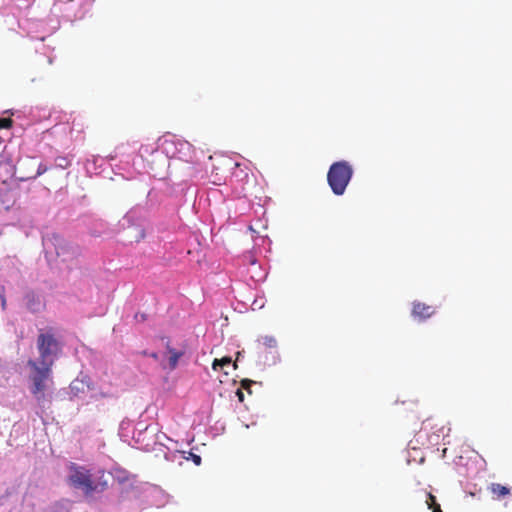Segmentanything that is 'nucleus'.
<instances>
[{
	"mask_svg": "<svg viewBox=\"0 0 512 512\" xmlns=\"http://www.w3.org/2000/svg\"><path fill=\"white\" fill-rule=\"evenodd\" d=\"M52 241L56 255L62 262L72 263L80 255V250L77 246L70 244L59 235H53Z\"/></svg>",
	"mask_w": 512,
	"mask_h": 512,
	"instance_id": "5",
	"label": "nucleus"
},
{
	"mask_svg": "<svg viewBox=\"0 0 512 512\" xmlns=\"http://www.w3.org/2000/svg\"><path fill=\"white\" fill-rule=\"evenodd\" d=\"M255 382L253 380H250V379H243L241 380V388L240 389H245L247 390V392L249 394L252 393L251 391V385L254 384Z\"/></svg>",
	"mask_w": 512,
	"mask_h": 512,
	"instance_id": "16",
	"label": "nucleus"
},
{
	"mask_svg": "<svg viewBox=\"0 0 512 512\" xmlns=\"http://www.w3.org/2000/svg\"><path fill=\"white\" fill-rule=\"evenodd\" d=\"M55 162L56 165L61 168H67L70 165V161L66 157H57Z\"/></svg>",
	"mask_w": 512,
	"mask_h": 512,
	"instance_id": "15",
	"label": "nucleus"
},
{
	"mask_svg": "<svg viewBox=\"0 0 512 512\" xmlns=\"http://www.w3.org/2000/svg\"><path fill=\"white\" fill-rule=\"evenodd\" d=\"M69 471L68 483L74 488L81 489L85 497L101 494L108 489V480L103 471L96 479L92 478L90 470L76 463H70Z\"/></svg>",
	"mask_w": 512,
	"mask_h": 512,
	"instance_id": "2",
	"label": "nucleus"
},
{
	"mask_svg": "<svg viewBox=\"0 0 512 512\" xmlns=\"http://www.w3.org/2000/svg\"><path fill=\"white\" fill-rule=\"evenodd\" d=\"M144 236H145L144 231H143V230H141V231H140V239L144 238Z\"/></svg>",
	"mask_w": 512,
	"mask_h": 512,
	"instance_id": "21",
	"label": "nucleus"
},
{
	"mask_svg": "<svg viewBox=\"0 0 512 512\" xmlns=\"http://www.w3.org/2000/svg\"><path fill=\"white\" fill-rule=\"evenodd\" d=\"M231 183L238 197H247L249 194H252L256 179L253 174L249 175L248 173L240 171V173L233 174Z\"/></svg>",
	"mask_w": 512,
	"mask_h": 512,
	"instance_id": "6",
	"label": "nucleus"
},
{
	"mask_svg": "<svg viewBox=\"0 0 512 512\" xmlns=\"http://www.w3.org/2000/svg\"><path fill=\"white\" fill-rule=\"evenodd\" d=\"M426 504L428 508L432 510V512H443L441 510L440 504L437 503L436 497L430 492L427 494Z\"/></svg>",
	"mask_w": 512,
	"mask_h": 512,
	"instance_id": "11",
	"label": "nucleus"
},
{
	"mask_svg": "<svg viewBox=\"0 0 512 512\" xmlns=\"http://www.w3.org/2000/svg\"><path fill=\"white\" fill-rule=\"evenodd\" d=\"M239 356H240V352H238V353H237V358H236V360H238V359H239ZM233 366H234V368H235V369L237 368V361H235V362L233 363Z\"/></svg>",
	"mask_w": 512,
	"mask_h": 512,
	"instance_id": "19",
	"label": "nucleus"
},
{
	"mask_svg": "<svg viewBox=\"0 0 512 512\" xmlns=\"http://www.w3.org/2000/svg\"><path fill=\"white\" fill-rule=\"evenodd\" d=\"M193 460L197 465L201 463V457L199 455H193Z\"/></svg>",
	"mask_w": 512,
	"mask_h": 512,
	"instance_id": "18",
	"label": "nucleus"
},
{
	"mask_svg": "<svg viewBox=\"0 0 512 512\" xmlns=\"http://www.w3.org/2000/svg\"><path fill=\"white\" fill-rule=\"evenodd\" d=\"M33 161V158H30L26 161H23L19 164L18 171L20 173L19 179L21 181L30 180V179H36L38 176L46 173L48 171V166L40 163L34 173H28L25 170V167L30 165Z\"/></svg>",
	"mask_w": 512,
	"mask_h": 512,
	"instance_id": "7",
	"label": "nucleus"
},
{
	"mask_svg": "<svg viewBox=\"0 0 512 512\" xmlns=\"http://www.w3.org/2000/svg\"><path fill=\"white\" fill-rule=\"evenodd\" d=\"M236 395H237V397H238L240 402L244 401V393H243L242 389H238L236 391Z\"/></svg>",
	"mask_w": 512,
	"mask_h": 512,
	"instance_id": "17",
	"label": "nucleus"
},
{
	"mask_svg": "<svg viewBox=\"0 0 512 512\" xmlns=\"http://www.w3.org/2000/svg\"><path fill=\"white\" fill-rule=\"evenodd\" d=\"M150 357H152L153 359L157 360L158 359V355L157 353H151L150 354Z\"/></svg>",
	"mask_w": 512,
	"mask_h": 512,
	"instance_id": "20",
	"label": "nucleus"
},
{
	"mask_svg": "<svg viewBox=\"0 0 512 512\" xmlns=\"http://www.w3.org/2000/svg\"><path fill=\"white\" fill-rule=\"evenodd\" d=\"M164 145V150L170 157H177L179 159H185L186 161H190L193 158L194 148L185 140H165Z\"/></svg>",
	"mask_w": 512,
	"mask_h": 512,
	"instance_id": "4",
	"label": "nucleus"
},
{
	"mask_svg": "<svg viewBox=\"0 0 512 512\" xmlns=\"http://www.w3.org/2000/svg\"><path fill=\"white\" fill-rule=\"evenodd\" d=\"M231 362H232V359H231V357H228V356L223 357L221 359H214V361L212 363V368L214 370H217L218 367H224L226 365L231 364Z\"/></svg>",
	"mask_w": 512,
	"mask_h": 512,
	"instance_id": "13",
	"label": "nucleus"
},
{
	"mask_svg": "<svg viewBox=\"0 0 512 512\" xmlns=\"http://www.w3.org/2000/svg\"><path fill=\"white\" fill-rule=\"evenodd\" d=\"M435 313V310L432 306L427 305L422 302H414L412 315L419 319H427L431 317Z\"/></svg>",
	"mask_w": 512,
	"mask_h": 512,
	"instance_id": "8",
	"label": "nucleus"
},
{
	"mask_svg": "<svg viewBox=\"0 0 512 512\" xmlns=\"http://www.w3.org/2000/svg\"><path fill=\"white\" fill-rule=\"evenodd\" d=\"M38 360L29 359L27 366L30 369L28 380L29 390L40 406L47 399V392L53 387V366L62 351V345L55 337L52 328L40 331L37 337Z\"/></svg>",
	"mask_w": 512,
	"mask_h": 512,
	"instance_id": "1",
	"label": "nucleus"
},
{
	"mask_svg": "<svg viewBox=\"0 0 512 512\" xmlns=\"http://www.w3.org/2000/svg\"><path fill=\"white\" fill-rule=\"evenodd\" d=\"M5 303H6V300H5V298L3 297V298H2V306H3V307L5 306Z\"/></svg>",
	"mask_w": 512,
	"mask_h": 512,
	"instance_id": "22",
	"label": "nucleus"
},
{
	"mask_svg": "<svg viewBox=\"0 0 512 512\" xmlns=\"http://www.w3.org/2000/svg\"><path fill=\"white\" fill-rule=\"evenodd\" d=\"M353 175V168L347 161L334 162L327 173V182L335 195H343Z\"/></svg>",
	"mask_w": 512,
	"mask_h": 512,
	"instance_id": "3",
	"label": "nucleus"
},
{
	"mask_svg": "<svg viewBox=\"0 0 512 512\" xmlns=\"http://www.w3.org/2000/svg\"><path fill=\"white\" fill-rule=\"evenodd\" d=\"M258 342L268 348H275L277 346V341L273 336H263L258 339Z\"/></svg>",
	"mask_w": 512,
	"mask_h": 512,
	"instance_id": "12",
	"label": "nucleus"
},
{
	"mask_svg": "<svg viewBox=\"0 0 512 512\" xmlns=\"http://www.w3.org/2000/svg\"><path fill=\"white\" fill-rule=\"evenodd\" d=\"M13 125V120L11 118L2 117L0 118V129H9Z\"/></svg>",
	"mask_w": 512,
	"mask_h": 512,
	"instance_id": "14",
	"label": "nucleus"
},
{
	"mask_svg": "<svg viewBox=\"0 0 512 512\" xmlns=\"http://www.w3.org/2000/svg\"><path fill=\"white\" fill-rule=\"evenodd\" d=\"M167 350L170 354L169 367H170V369L173 370L177 367L178 361L182 357L183 352L176 351L174 348H171L169 345H167Z\"/></svg>",
	"mask_w": 512,
	"mask_h": 512,
	"instance_id": "10",
	"label": "nucleus"
},
{
	"mask_svg": "<svg viewBox=\"0 0 512 512\" xmlns=\"http://www.w3.org/2000/svg\"><path fill=\"white\" fill-rule=\"evenodd\" d=\"M488 491L492 494V498L500 500L510 494L511 489L500 483H491L488 486Z\"/></svg>",
	"mask_w": 512,
	"mask_h": 512,
	"instance_id": "9",
	"label": "nucleus"
}]
</instances>
